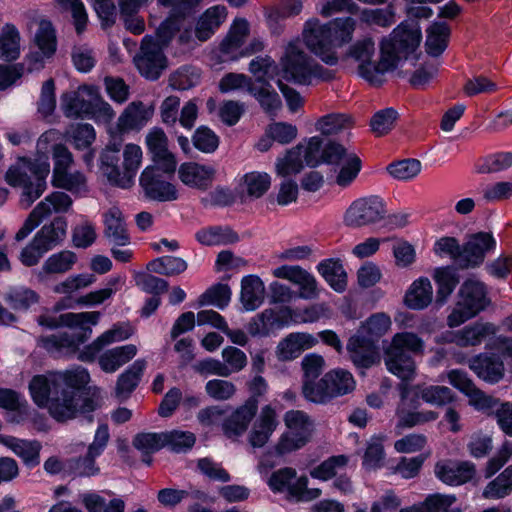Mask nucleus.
<instances>
[{
  "label": "nucleus",
  "instance_id": "2f4dec72",
  "mask_svg": "<svg viewBox=\"0 0 512 512\" xmlns=\"http://www.w3.org/2000/svg\"><path fill=\"white\" fill-rule=\"evenodd\" d=\"M278 426L277 413L270 405L264 406L256 418L249 433V442L253 447H263Z\"/></svg>",
  "mask_w": 512,
  "mask_h": 512
},
{
  "label": "nucleus",
  "instance_id": "393cba45",
  "mask_svg": "<svg viewBox=\"0 0 512 512\" xmlns=\"http://www.w3.org/2000/svg\"><path fill=\"white\" fill-rule=\"evenodd\" d=\"M449 383L469 398V403L475 409L488 412L497 405V401L478 390L467 374L460 370H451L448 375Z\"/></svg>",
  "mask_w": 512,
  "mask_h": 512
},
{
  "label": "nucleus",
  "instance_id": "aec40b11",
  "mask_svg": "<svg viewBox=\"0 0 512 512\" xmlns=\"http://www.w3.org/2000/svg\"><path fill=\"white\" fill-rule=\"evenodd\" d=\"M33 43L37 51L27 56L30 70H40L44 67L46 60L53 57L57 49L56 31L52 23L42 19L38 23Z\"/></svg>",
  "mask_w": 512,
  "mask_h": 512
},
{
  "label": "nucleus",
  "instance_id": "c03bdc74",
  "mask_svg": "<svg viewBox=\"0 0 512 512\" xmlns=\"http://www.w3.org/2000/svg\"><path fill=\"white\" fill-rule=\"evenodd\" d=\"M470 368L483 380L495 383L503 376L504 360L496 355H480L471 360Z\"/></svg>",
  "mask_w": 512,
  "mask_h": 512
},
{
  "label": "nucleus",
  "instance_id": "37998d69",
  "mask_svg": "<svg viewBox=\"0 0 512 512\" xmlns=\"http://www.w3.org/2000/svg\"><path fill=\"white\" fill-rule=\"evenodd\" d=\"M432 278L436 284L435 302L438 306H443L459 282L457 273L449 266L437 267L432 272Z\"/></svg>",
  "mask_w": 512,
  "mask_h": 512
},
{
  "label": "nucleus",
  "instance_id": "a878e982",
  "mask_svg": "<svg viewBox=\"0 0 512 512\" xmlns=\"http://www.w3.org/2000/svg\"><path fill=\"white\" fill-rule=\"evenodd\" d=\"M288 318H292V310L289 308L279 311L265 309L251 319L247 329L252 336H267L271 332L287 326Z\"/></svg>",
  "mask_w": 512,
  "mask_h": 512
},
{
  "label": "nucleus",
  "instance_id": "0e129e2a",
  "mask_svg": "<svg viewBox=\"0 0 512 512\" xmlns=\"http://www.w3.org/2000/svg\"><path fill=\"white\" fill-rule=\"evenodd\" d=\"M348 458L344 455L333 456L315 467L310 475L314 479L328 481L335 476L340 475L346 468Z\"/></svg>",
  "mask_w": 512,
  "mask_h": 512
},
{
  "label": "nucleus",
  "instance_id": "b1692460",
  "mask_svg": "<svg viewBox=\"0 0 512 512\" xmlns=\"http://www.w3.org/2000/svg\"><path fill=\"white\" fill-rule=\"evenodd\" d=\"M272 275L297 285L299 288V297L303 299H315L319 295L315 277L300 266L282 265L273 269Z\"/></svg>",
  "mask_w": 512,
  "mask_h": 512
},
{
  "label": "nucleus",
  "instance_id": "bb28decb",
  "mask_svg": "<svg viewBox=\"0 0 512 512\" xmlns=\"http://www.w3.org/2000/svg\"><path fill=\"white\" fill-rule=\"evenodd\" d=\"M318 343V338L306 332L288 334L276 346L275 355L281 362L298 358L305 350L311 349Z\"/></svg>",
  "mask_w": 512,
  "mask_h": 512
},
{
  "label": "nucleus",
  "instance_id": "bf43d9fd",
  "mask_svg": "<svg viewBox=\"0 0 512 512\" xmlns=\"http://www.w3.org/2000/svg\"><path fill=\"white\" fill-rule=\"evenodd\" d=\"M144 360H136L117 381L116 393L118 397L126 398L138 385L140 377L145 369Z\"/></svg>",
  "mask_w": 512,
  "mask_h": 512
},
{
  "label": "nucleus",
  "instance_id": "58836bf2",
  "mask_svg": "<svg viewBox=\"0 0 512 512\" xmlns=\"http://www.w3.org/2000/svg\"><path fill=\"white\" fill-rule=\"evenodd\" d=\"M271 186V177L266 172L252 171L245 173L238 180V192L241 197L261 198Z\"/></svg>",
  "mask_w": 512,
  "mask_h": 512
},
{
  "label": "nucleus",
  "instance_id": "a18cd8bd",
  "mask_svg": "<svg viewBox=\"0 0 512 512\" xmlns=\"http://www.w3.org/2000/svg\"><path fill=\"white\" fill-rule=\"evenodd\" d=\"M67 221L63 217H56L50 223L45 224L35 235L36 242H39L47 251L60 245L66 237Z\"/></svg>",
  "mask_w": 512,
  "mask_h": 512
},
{
  "label": "nucleus",
  "instance_id": "39448f33",
  "mask_svg": "<svg viewBox=\"0 0 512 512\" xmlns=\"http://www.w3.org/2000/svg\"><path fill=\"white\" fill-rule=\"evenodd\" d=\"M357 22L352 17H339L326 23L312 18L306 21L302 36L306 48L328 65L339 61L338 50L350 43Z\"/></svg>",
  "mask_w": 512,
  "mask_h": 512
},
{
  "label": "nucleus",
  "instance_id": "5fc2aeb1",
  "mask_svg": "<svg viewBox=\"0 0 512 512\" xmlns=\"http://www.w3.org/2000/svg\"><path fill=\"white\" fill-rule=\"evenodd\" d=\"M386 440L387 435L384 433L375 434L368 439L362 463L366 470H377L383 466Z\"/></svg>",
  "mask_w": 512,
  "mask_h": 512
},
{
  "label": "nucleus",
  "instance_id": "338daca9",
  "mask_svg": "<svg viewBox=\"0 0 512 512\" xmlns=\"http://www.w3.org/2000/svg\"><path fill=\"white\" fill-rule=\"evenodd\" d=\"M66 137L78 150L88 149L96 139V132L91 124L72 125L66 131Z\"/></svg>",
  "mask_w": 512,
  "mask_h": 512
},
{
  "label": "nucleus",
  "instance_id": "c9c22d12",
  "mask_svg": "<svg viewBox=\"0 0 512 512\" xmlns=\"http://www.w3.org/2000/svg\"><path fill=\"white\" fill-rule=\"evenodd\" d=\"M325 365L323 356L316 353L305 355L301 361L303 370L302 392L308 401H311V392L316 393L320 386V380L317 381V378L321 375Z\"/></svg>",
  "mask_w": 512,
  "mask_h": 512
},
{
  "label": "nucleus",
  "instance_id": "4be33fe9",
  "mask_svg": "<svg viewBox=\"0 0 512 512\" xmlns=\"http://www.w3.org/2000/svg\"><path fill=\"white\" fill-rule=\"evenodd\" d=\"M97 86L81 85L76 90L65 92L60 97V109L68 118H86Z\"/></svg>",
  "mask_w": 512,
  "mask_h": 512
},
{
  "label": "nucleus",
  "instance_id": "dca6fc26",
  "mask_svg": "<svg viewBox=\"0 0 512 512\" xmlns=\"http://www.w3.org/2000/svg\"><path fill=\"white\" fill-rule=\"evenodd\" d=\"M386 205L379 196L371 195L355 200L344 214V223L348 227H362L384 219Z\"/></svg>",
  "mask_w": 512,
  "mask_h": 512
},
{
  "label": "nucleus",
  "instance_id": "de8ad7c7",
  "mask_svg": "<svg viewBox=\"0 0 512 512\" xmlns=\"http://www.w3.org/2000/svg\"><path fill=\"white\" fill-rule=\"evenodd\" d=\"M77 261L76 253L71 250L53 253L44 261L38 276L40 279H44L52 274H65L74 267Z\"/></svg>",
  "mask_w": 512,
  "mask_h": 512
},
{
  "label": "nucleus",
  "instance_id": "864d4df0",
  "mask_svg": "<svg viewBox=\"0 0 512 512\" xmlns=\"http://www.w3.org/2000/svg\"><path fill=\"white\" fill-rule=\"evenodd\" d=\"M495 332L493 324L476 322L455 333L453 341L459 346H475Z\"/></svg>",
  "mask_w": 512,
  "mask_h": 512
},
{
  "label": "nucleus",
  "instance_id": "e433bc0d",
  "mask_svg": "<svg viewBox=\"0 0 512 512\" xmlns=\"http://www.w3.org/2000/svg\"><path fill=\"white\" fill-rule=\"evenodd\" d=\"M265 300V285L257 275H247L241 280L240 303L242 310L251 312L258 309Z\"/></svg>",
  "mask_w": 512,
  "mask_h": 512
},
{
  "label": "nucleus",
  "instance_id": "9d476101",
  "mask_svg": "<svg viewBox=\"0 0 512 512\" xmlns=\"http://www.w3.org/2000/svg\"><path fill=\"white\" fill-rule=\"evenodd\" d=\"M169 21L163 22L157 29L155 39L146 36L142 40L140 53L134 57V63L142 76L148 79H157L166 68V57L162 47L172 38Z\"/></svg>",
  "mask_w": 512,
  "mask_h": 512
},
{
  "label": "nucleus",
  "instance_id": "4d7b16f0",
  "mask_svg": "<svg viewBox=\"0 0 512 512\" xmlns=\"http://www.w3.org/2000/svg\"><path fill=\"white\" fill-rule=\"evenodd\" d=\"M450 29L445 22H433L427 29L426 48L430 55L438 56L447 47Z\"/></svg>",
  "mask_w": 512,
  "mask_h": 512
},
{
  "label": "nucleus",
  "instance_id": "473e14b6",
  "mask_svg": "<svg viewBox=\"0 0 512 512\" xmlns=\"http://www.w3.org/2000/svg\"><path fill=\"white\" fill-rule=\"evenodd\" d=\"M297 136L298 129L295 125L288 122L274 121L266 127L264 135L256 144V148L261 152H266L272 147L273 142L286 145L294 141Z\"/></svg>",
  "mask_w": 512,
  "mask_h": 512
},
{
  "label": "nucleus",
  "instance_id": "3c124183",
  "mask_svg": "<svg viewBox=\"0 0 512 512\" xmlns=\"http://www.w3.org/2000/svg\"><path fill=\"white\" fill-rule=\"evenodd\" d=\"M0 408L10 413V421L19 423L29 411L26 399L11 389H0Z\"/></svg>",
  "mask_w": 512,
  "mask_h": 512
},
{
  "label": "nucleus",
  "instance_id": "69168bd1",
  "mask_svg": "<svg viewBox=\"0 0 512 512\" xmlns=\"http://www.w3.org/2000/svg\"><path fill=\"white\" fill-rule=\"evenodd\" d=\"M413 396H420L425 402L442 406L453 401L452 391L445 386H427L411 388Z\"/></svg>",
  "mask_w": 512,
  "mask_h": 512
},
{
  "label": "nucleus",
  "instance_id": "8fccbe9b",
  "mask_svg": "<svg viewBox=\"0 0 512 512\" xmlns=\"http://www.w3.org/2000/svg\"><path fill=\"white\" fill-rule=\"evenodd\" d=\"M21 54V35L13 24H5L0 31V59L14 61Z\"/></svg>",
  "mask_w": 512,
  "mask_h": 512
},
{
  "label": "nucleus",
  "instance_id": "423d86ee",
  "mask_svg": "<svg viewBox=\"0 0 512 512\" xmlns=\"http://www.w3.org/2000/svg\"><path fill=\"white\" fill-rule=\"evenodd\" d=\"M100 313L80 312L60 315H45L39 318V324L51 329L66 327L70 332H57L42 336L38 344L54 355L70 354L91 335L93 325L99 321Z\"/></svg>",
  "mask_w": 512,
  "mask_h": 512
},
{
  "label": "nucleus",
  "instance_id": "774afa93",
  "mask_svg": "<svg viewBox=\"0 0 512 512\" xmlns=\"http://www.w3.org/2000/svg\"><path fill=\"white\" fill-rule=\"evenodd\" d=\"M512 491V466L506 468L494 481L490 482L483 491L488 499H499Z\"/></svg>",
  "mask_w": 512,
  "mask_h": 512
},
{
  "label": "nucleus",
  "instance_id": "a19ab883",
  "mask_svg": "<svg viewBox=\"0 0 512 512\" xmlns=\"http://www.w3.org/2000/svg\"><path fill=\"white\" fill-rule=\"evenodd\" d=\"M105 236L113 245L127 246L130 237L122 212L117 207L110 208L104 215Z\"/></svg>",
  "mask_w": 512,
  "mask_h": 512
},
{
  "label": "nucleus",
  "instance_id": "ddd939ff",
  "mask_svg": "<svg viewBox=\"0 0 512 512\" xmlns=\"http://www.w3.org/2000/svg\"><path fill=\"white\" fill-rule=\"evenodd\" d=\"M73 205L72 198L65 192L55 191L44 197L31 211L23 226L16 233V240L26 238L43 219L53 214L68 213Z\"/></svg>",
  "mask_w": 512,
  "mask_h": 512
},
{
  "label": "nucleus",
  "instance_id": "ea45409f",
  "mask_svg": "<svg viewBox=\"0 0 512 512\" xmlns=\"http://www.w3.org/2000/svg\"><path fill=\"white\" fill-rule=\"evenodd\" d=\"M227 16L224 6H213L208 8L198 19L195 27V37L203 42L209 39L220 25L225 21Z\"/></svg>",
  "mask_w": 512,
  "mask_h": 512
},
{
  "label": "nucleus",
  "instance_id": "0eeeda50",
  "mask_svg": "<svg viewBox=\"0 0 512 512\" xmlns=\"http://www.w3.org/2000/svg\"><path fill=\"white\" fill-rule=\"evenodd\" d=\"M391 327L392 320L384 312L374 313L361 323L347 344V350L356 366L368 368L379 361L375 342L388 333Z\"/></svg>",
  "mask_w": 512,
  "mask_h": 512
},
{
  "label": "nucleus",
  "instance_id": "680f3d73",
  "mask_svg": "<svg viewBox=\"0 0 512 512\" xmlns=\"http://www.w3.org/2000/svg\"><path fill=\"white\" fill-rule=\"evenodd\" d=\"M146 2L147 0H119V7L124 17L125 27L133 34H141L144 31V20L134 15V13Z\"/></svg>",
  "mask_w": 512,
  "mask_h": 512
},
{
  "label": "nucleus",
  "instance_id": "f704fd0d",
  "mask_svg": "<svg viewBox=\"0 0 512 512\" xmlns=\"http://www.w3.org/2000/svg\"><path fill=\"white\" fill-rule=\"evenodd\" d=\"M434 291L431 281L427 277L415 279L407 288L403 303L411 310H424L433 301Z\"/></svg>",
  "mask_w": 512,
  "mask_h": 512
},
{
  "label": "nucleus",
  "instance_id": "49530a36",
  "mask_svg": "<svg viewBox=\"0 0 512 512\" xmlns=\"http://www.w3.org/2000/svg\"><path fill=\"white\" fill-rule=\"evenodd\" d=\"M137 351V347L133 344L115 347L102 353L98 362L104 372L113 373L133 359Z\"/></svg>",
  "mask_w": 512,
  "mask_h": 512
},
{
  "label": "nucleus",
  "instance_id": "cd10ccee",
  "mask_svg": "<svg viewBox=\"0 0 512 512\" xmlns=\"http://www.w3.org/2000/svg\"><path fill=\"white\" fill-rule=\"evenodd\" d=\"M496 241L490 233L479 232L468 237L462 248V267L479 266L487 252L493 250Z\"/></svg>",
  "mask_w": 512,
  "mask_h": 512
},
{
  "label": "nucleus",
  "instance_id": "5701e85b",
  "mask_svg": "<svg viewBox=\"0 0 512 512\" xmlns=\"http://www.w3.org/2000/svg\"><path fill=\"white\" fill-rule=\"evenodd\" d=\"M413 392L408 385H401V401L398 405L396 415L398 418L397 428H411L416 425L433 421L438 414L433 411L416 412L417 401L412 399Z\"/></svg>",
  "mask_w": 512,
  "mask_h": 512
},
{
  "label": "nucleus",
  "instance_id": "603ef678",
  "mask_svg": "<svg viewBox=\"0 0 512 512\" xmlns=\"http://www.w3.org/2000/svg\"><path fill=\"white\" fill-rule=\"evenodd\" d=\"M257 411L256 404L247 402L240 406L231 417L223 423V429L228 436L243 434Z\"/></svg>",
  "mask_w": 512,
  "mask_h": 512
},
{
  "label": "nucleus",
  "instance_id": "4c0bfd02",
  "mask_svg": "<svg viewBox=\"0 0 512 512\" xmlns=\"http://www.w3.org/2000/svg\"><path fill=\"white\" fill-rule=\"evenodd\" d=\"M134 330L129 325H119L101 334L85 351L81 352L79 359L82 361H92L96 354L105 346L112 343L124 341L130 338Z\"/></svg>",
  "mask_w": 512,
  "mask_h": 512
},
{
  "label": "nucleus",
  "instance_id": "c756f323",
  "mask_svg": "<svg viewBox=\"0 0 512 512\" xmlns=\"http://www.w3.org/2000/svg\"><path fill=\"white\" fill-rule=\"evenodd\" d=\"M154 106L140 101L131 102L117 120L119 132L139 131L152 119Z\"/></svg>",
  "mask_w": 512,
  "mask_h": 512
},
{
  "label": "nucleus",
  "instance_id": "6e6552de",
  "mask_svg": "<svg viewBox=\"0 0 512 512\" xmlns=\"http://www.w3.org/2000/svg\"><path fill=\"white\" fill-rule=\"evenodd\" d=\"M423 340L412 332L396 333L384 347V362L388 371L402 380L413 379L415 363L409 353H422Z\"/></svg>",
  "mask_w": 512,
  "mask_h": 512
},
{
  "label": "nucleus",
  "instance_id": "72a5a7b5",
  "mask_svg": "<svg viewBox=\"0 0 512 512\" xmlns=\"http://www.w3.org/2000/svg\"><path fill=\"white\" fill-rule=\"evenodd\" d=\"M0 443L21 458L27 467L33 468L40 463L42 445L39 441L0 435Z\"/></svg>",
  "mask_w": 512,
  "mask_h": 512
},
{
  "label": "nucleus",
  "instance_id": "13d9d810",
  "mask_svg": "<svg viewBox=\"0 0 512 512\" xmlns=\"http://www.w3.org/2000/svg\"><path fill=\"white\" fill-rule=\"evenodd\" d=\"M302 150L303 145H297L279 157L276 161V173L283 177L299 173L306 164Z\"/></svg>",
  "mask_w": 512,
  "mask_h": 512
},
{
  "label": "nucleus",
  "instance_id": "6ab92c4d",
  "mask_svg": "<svg viewBox=\"0 0 512 512\" xmlns=\"http://www.w3.org/2000/svg\"><path fill=\"white\" fill-rule=\"evenodd\" d=\"M167 174L159 165H148L139 178L145 196L156 201H173L178 197L176 187L167 179Z\"/></svg>",
  "mask_w": 512,
  "mask_h": 512
},
{
  "label": "nucleus",
  "instance_id": "1a4fd4ad",
  "mask_svg": "<svg viewBox=\"0 0 512 512\" xmlns=\"http://www.w3.org/2000/svg\"><path fill=\"white\" fill-rule=\"evenodd\" d=\"M489 304L486 285L476 277L465 279L457 292L455 307L447 317L448 326H460L486 309Z\"/></svg>",
  "mask_w": 512,
  "mask_h": 512
},
{
  "label": "nucleus",
  "instance_id": "79ce46f5",
  "mask_svg": "<svg viewBox=\"0 0 512 512\" xmlns=\"http://www.w3.org/2000/svg\"><path fill=\"white\" fill-rule=\"evenodd\" d=\"M299 145H303L302 153L306 165L312 167L322 163L327 164V158L331 154L332 147L342 146L332 141L324 142L319 136H313Z\"/></svg>",
  "mask_w": 512,
  "mask_h": 512
},
{
  "label": "nucleus",
  "instance_id": "f257e3e1",
  "mask_svg": "<svg viewBox=\"0 0 512 512\" xmlns=\"http://www.w3.org/2000/svg\"><path fill=\"white\" fill-rule=\"evenodd\" d=\"M89 381L88 371L77 366L34 376L29 383V392L38 407L47 408L56 421L65 422L96 408V403L80 392Z\"/></svg>",
  "mask_w": 512,
  "mask_h": 512
},
{
  "label": "nucleus",
  "instance_id": "a211bd4d",
  "mask_svg": "<svg viewBox=\"0 0 512 512\" xmlns=\"http://www.w3.org/2000/svg\"><path fill=\"white\" fill-rule=\"evenodd\" d=\"M355 387L356 381L348 370L332 369L320 379L317 392H311V402L325 403L334 397L351 393Z\"/></svg>",
  "mask_w": 512,
  "mask_h": 512
},
{
  "label": "nucleus",
  "instance_id": "052dcab7",
  "mask_svg": "<svg viewBox=\"0 0 512 512\" xmlns=\"http://www.w3.org/2000/svg\"><path fill=\"white\" fill-rule=\"evenodd\" d=\"M195 237L201 244L207 246L230 244L238 240V236L235 232L229 228L221 227L201 229L196 233Z\"/></svg>",
  "mask_w": 512,
  "mask_h": 512
},
{
  "label": "nucleus",
  "instance_id": "f3484780",
  "mask_svg": "<svg viewBox=\"0 0 512 512\" xmlns=\"http://www.w3.org/2000/svg\"><path fill=\"white\" fill-rule=\"evenodd\" d=\"M327 158V165L333 167L332 183L340 188L349 187L357 178L361 170V160L352 151L344 146L332 147Z\"/></svg>",
  "mask_w": 512,
  "mask_h": 512
},
{
  "label": "nucleus",
  "instance_id": "c85d7f7f",
  "mask_svg": "<svg viewBox=\"0 0 512 512\" xmlns=\"http://www.w3.org/2000/svg\"><path fill=\"white\" fill-rule=\"evenodd\" d=\"M435 475L443 483L451 486L462 485L475 475V466L468 461L442 460L435 465Z\"/></svg>",
  "mask_w": 512,
  "mask_h": 512
},
{
  "label": "nucleus",
  "instance_id": "2eb2a0df",
  "mask_svg": "<svg viewBox=\"0 0 512 512\" xmlns=\"http://www.w3.org/2000/svg\"><path fill=\"white\" fill-rule=\"evenodd\" d=\"M73 155L68 149L60 148L55 155L51 184L73 194L81 195L88 191L86 176L78 171H71Z\"/></svg>",
  "mask_w": 512,
  "mask_h": 512
},
{
  "label": "nucleus",
  "instance_id": "f03ea898",
  "mask_svg": "<svg viewBox=\"0 0 512 512\" xmlns=\"http://www.w3.org/2000/svg\"><path fill=\"white\" fill-rule=\"evenodd\" d=\"M422 40L419 24L403 21L380 42V57L373 60L375 43L371 37L357 40L349 47L348 56L358 62V74L372 85H379L384 75L395 69L402 59L416 52Z\"/></svg>",
  "mask_w": 512,
  "mask_h": 512
},
{
  "label": "nucleus",
  "instance_id": "09e8293b",
  "mask_svg": "<svg viewBox=\"0 0 512 512\" xmlns=\"http://www.w3.org/2000/svg\"><path fill=\"white\" fill-rule=\"evenodd\" d=\"M256 80L253 87H250V94L259 102L262 109L271 115H276L282 107V101L279 95L272 89L268 83L271 79Z\"/></svg>",
  "mask_w": 512,
  "mask_h": 512
},
{
  "label": "nucleus",
  "instance_id": "7ed1b4c3",
  "mask_svg": "<svg viewBox=\"0 0 512 512\" xmlns=\"http://www.w3.org/2000/svg\"><path fill=\"white\" fill-rule=\"evenodd\" d=\"M249 71L259 81L266 78L276 79L287 106L293 113L302 107L304 100L296 90L285 85L283 80L309 85L314 81L329 77L328 72L320 64L300 49L297 41L290 42L286 46L280 59V68L270 57L266 56L254 58L249 64Z\"/></svg>",
  "mask_w": 512,
  "mask_h": 512
},
{
  "label": "nucleus",
  "instance_id": "e2e57ef3",
  "mask_svg": "<svg viewBox=\"0 0 512 512\" xmlns=\"http://www.w3.org/2000/svg\"><path fill=\"white\" fill-rule=\"evenodd\" d=\"M122 157V168L132 187L135 182V176L142 164V148L137 144L128 143L123 148Z\"/></svg>",
  "mask_w": 512,
  "mask_h": 512
},
{
  "label": "nucleus",
  "instance_id": "f8f14e48",
  "mask_svg": "<svg viewBox=\"0 0 512 512\" xmlns=\"http://www.w3.org/2000/svg\"><path fill=\"white\" fill-rule=\"evenodd\" d=\"M283 420L286 431L275 446L276 452L280 455L302 448L309 441L313 431V423L303 411H287Z\"/></svg>",
  "mask_w": 512,
  "mask_h": 512
},
{
  "label": "nucleus",
  "instance_id": "7c9ffc66",
  "mask_svg": "<svg viewBox=\"0 0 512 512\" xmlns=\"http://www.w3.org/2000/svg\"><path fill=\"white\" fill-rule=\"evenodd\" d=\"M178 174L183 184L191 188L206 190L215 178L216 169L211 165L187 162L179 167Z\"/></svg>",
  "mask_w": 512,
  "mask_h": 512
},
{
  "label": "nucleus",
  "instance_id": "6e6d98bb",
  "mask_svg": "<svg viewBox=\"0 0 512 512\" xmlns=\"http://www.w3.org/2000/svg\"><path fill=\"white\" fill-rule=\"evenodd\" d=\"M317 268L333 290L343 292L346 289L347 274L340 262L332 259L325 260Z\"/></svg>",
  "mask_w": 512,
  "mask_h": 512
},
{
  "label": "nucleus",
  "instance_id": "20e7f679",
  "mask_svg": "<svg viewBox=\"0 0 512 512\" xmlns=\"http://www.w3.org/2000/svg\"><path fill=\"white\" fill-rule=\"evenodd\" d=\"M61 142L62 134L58 130H47L37 140L35 159L22 158L7 171V183L21 190L19 202L24 209L29 208L46 190V178L50 173L49 153L52 152L55 164L56 152L60 148L68 149Z\"/></svg>",
  "mask_w": 512,
  "mask_h": 512
},
{
  "label": "nucleus",
  "instance_id": "412c9836",
  "mask_svg": "<svg viewBox=\"0 0 512 512\" xmlns=\"http://www.w3.org/2000/svg\"><path fill=\"white\" fill-rule=\"evenodd\" d=\"M168 137L160 127H152L145 136V145L154 162L159 165L167 174H174L177 161L172 152L168 149Z\"/></svg>",
  "mask_w": 512,
  "mask_h": 512
},
{
  "label": "nucleus",
  "instance_id": "9b49d317",
  "mask_svg": "<svg viewBox=\"0 0 512 512\" xmlns=\"http://www.w3.org/2000/svg\"><path fill=\"white\" fill-rule=\"evenodd\" d=\"M249 23L243 18L235 19L227 36L219 47V58L222 62L236 61L261 51L264 43L259 38L251 39L247 44Z\"/></svg>",
  "mask_w": 512,
  "mask_h": 512
},
{
  "label": "nucleus",
  "instance_id": "4468645a",
  "mask_svg": "<svg viewBox=\"0 0 512 512\" xmlns=\"http://www.w3.org/2000/svg\"><path fill=\"white\" fill-rule=\"evenodd\" d=\"M273 492L285 493L288 498L296 501H310L321 495L318 488L308 489V478L297 477L296 471L292 468H283L274 472L268 482Z\"/></svg>",
  "mask_w": 512,
  "mask_h": 512
}]
</instances>
